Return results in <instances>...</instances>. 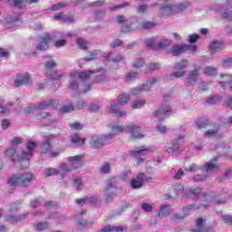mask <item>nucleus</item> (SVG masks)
<instances>
[{
    "mask_svg": "<svg viewBox=\"0 0 232 232\" xmlns=\"http://www.w3.org/2000/svg\"><path fill=\"white\" fill-rule=\"evenodd\" d=\"M122 127L119 125L112 126V133H109L104 136H92L91 140V146L94 148V150H99V148H102L110 139H112L113 135H117V133H121L122 131Z\"/></svg>",
    "mask_w": 232,
    "mask_h": 232,
    "instance_id": "nucleus-1",
    "label": "nucleus"
},
{
    "mask_svg": "<svg viewBox=\"0 0 232 232\" xmlns=\"http://www.w3.org/2000/svg\"><path fill=\"white\" fill-rule=\"evenodd\" d=\"M128 101H130V96L128 94H120L117 101L111 103L109 113H115L116 115H119V117H124L126 115V111H119V109L121 106H123V104H127Z\"/></svg>",
    "mask_w": 232,
    "mask_h": 232,
    "instance_id": "nucleus-2",
    "label": "nucleus"
},
{
    "mask_svg": "<svg viewBox=\"0 0 232 232\" xmlns=\"http://www.w3.org/2000/svg\"><path fill=\"white\" fill-rule=\"evenodd\" d=\"M34 179V174L30 172H25L21 174L19 177H12L8 179V184L10 186H23L26 188V186H30L32 184V180Z\"/></svg>",
    "mask_w": 232,
    "mask_h": 232,
    "instance_id": "nucleus-3",
    "label": "nucleus"
},
{
    "mask_svg": "<svg viewBox=\"0 0 232 232\" xmlns=\"http://www.w3.org/2000/svg\"><path fill=\"white\" fill-rule=\"evenodd\" d=\"M93 71H84L82 72H72L71 77L72 80L70 81L69 88L70 90H73L74 92L79 90V81L75 79H81L82 81H87L90 79V75Z\"/></svg>",
    "mask_w": 232,
    "mask_h": 232,
    "instance_id": "nucleus-4",
    "label": "nucleus"
},
{
    "mask_svg": "<svg viewBox=\"0 0 232 232\" xmlns=\"http://www.w3.org/2000/svg\"><path fill=\"white\" fill-rule=\"evenodd\" d=\"M117 193V179L111 178L106 180V188L103 189V195L105 197L106 202H111V200L115 197Z\"/></svg>",
    "mask_w": 232,
    "mask_h": 232,
    "instance_id": "nucleus-5",
    "label": "nucleus"
},
{
    "mask_svg": "<svg viewBox=\"0 0 232 232\" xmlns=\"http://www.w3.org/2000/svg\"><path fill=\"white\" fill-rule=\"evenodd\" d=\"M57 37H59L58 33L44 34L42 37L41 43L36 45V50H38V52H45V50L50 48V41H53Z\"/></svg>",
    "mask_w": 232,
    "mask_h": 232,
    "instance_id": "nucleus-6",
    "label": "nucleus"
},
{
    "mask_svg": "<svg viewBox=\"0 0 232 232\" xmlns=\"http://www.w3.org/2000/svg\"><path fill=\"white\" fill-rule=\"evenodd\" d=\"M35 148H37V142L29 140L26 143L25 149L22 150L18 155L24 160H30L34 155V151H35Z\"/></svg>",
    "mask_w": 232,
    "mask_h": 232,
    "instance_id": "nucleus-7",
    "label": "nucleus"
},
{
    "mask_svg": "<svg viewBox=\"0 0 232 232\" xmlns=\"http://www.w3.org/2000/svg\"><path fill=\"white\" fill-rule=\"evenodd\" d=\"M53 136H47L45 140L42 144V153L45 157H57L59 156V151L52 150V140Z\"/></svg>",
    "mask_w": 232,
    "mask_h": 232,
    "instance_id": "nucleus-8",
    "label": "nucleus"
},
{
    "mask_svg": "<svg viewBox=\"0 0 232 232\" xmlns=\"http://www.w3.org/2000/svg\"><path fill=\"white\" fill-rule=\"evenodd\" d=\"M32 82V75L30 73L25 72L23 74H17L14 85L15 88H19L21 86H27V84H30Z\"/></svg>",
    "mask_w": 232,
    "mask_h": 232,
    "instance_id": "nucleus-9",
    "label": "nucleus"
},
{
    "mask_svg": "<svg viewBox=\"0 0 232 232\" xmlns=\"http://www.w3.org/2000/svg\"><path fill=\"white\" fill-rule=\"evenodd\" d=\"M69 164L72 167V169H77L78 168H82L84 166V156L76 155L67 158Z\"/></svg>",
    "mask_w": 232,
    "mask_h": 232,
    "instance_id": "nucleus-10",
    "label": "nucleus"
},
{
    "mask_svg": "<svg viewBox=\"0 0 232 232\" xmlns=\"http://www.w3.org/2000/svg\"><path fill=\"white\" fill-rule=\"evenodd\" d=\"M171 113V107L169 105H162L160 109L153 113V116L158 119V121H164L168 115Z\"/></svg>",
    "mask_w": 232,
    "mask_h": 232,
    "instance_id": "nucleus-11",
    "label": "nucleus"
},
{
    "mask_svg": "<svg viewBox=\"0 0 232 232\" xmlns=\"http://www.w3.org/2000/svg\"><path fill=\"white\" fill-rule=\"evenodd\" d=\"M201 206H195L194 204L188 205L183 208V214H176L174 216V218L176 220H179L180 218H184L185 217H188V215L193 213L194 211H197V209H200Z\"/></svg>",
    "mask_w": 232,
    "mask_h": 232,
    "instance_id": "nucleus-12",
    "label": "nucleus"
},
{
    "mask_svg": "<svg viewBox=\"0 0 232 232\" xmlns=\"http://www.w3.org/2000/svg\"><path fill=\"white\" fill-rule=\"evenodd\" d=\"M161 15H173L175 14V5L164 2L160 7Z\"/></svg>",
    "mask_w": 232,
    "mask_h": 232,
    "instance_id": "nucleus-13",
    "label": "nucleus"
},
{
    "mask_svg": "<svg viewBox=\"0 0 232 232\" xmlns=\"http://www.w3.org/2000/svg\"><path fill=\"white\" fill-rule=\"evenodd\" d=\"M64 77V72L61 71H54L53 73H51V79L52 81L55 82L53 84V87L52 90L55 92L60 86H61V79Z\"/></svg>",
    "mask_w": 232,
    "mask_h": 232,
    "instance_id": "nucleus-14",
    "label": "nucleus"
},
{
    "mask_svg": "<svg viewBox=\"0 0 232 232\" xmlns=\"http://www.w3.org/2000/svg\"><path fill=\"white\" fill-rule=\"evenodd\" d=\"M198 82V69H194L189 71L187 81L185 82L186 86H194L196 82Z\"/></svg>",
    "mask_w": 232,
    "mask_h": 232,
    "instance_id": "nucleus-15",
    "label": "nucleus"
},
{
    "mask_svg": "<svg viewBox=\"0 0 232 232\" xmlns=\"http://www.w3.org/2000/svg\"><path fill=\"white\" fill-rule=\"evenodd\" d=\"M142 186H144V173L141 172L130 180V187L132 189H140Z\"/></svg>",
    "mask_w": 232,
    "mask_h": 232,
    "instance_id": "nucleus-16",
    "label": "nucleus"
},
{
    "mask_svg": "<svg viewBox=\"0 0 232 232\" xmlns=\"http://www.w3.org/2000/svg\"><path fill=\"white\" fill-rule=\"evenodd\" d=\"M59 102L56 100H47L40 102L36 107V110H46V108H57Z\"/></svg>",
    "mask_w": 232,
    "mask_h": 232,
    "instance_id": "nucleus-17",
    "label": "nucleus"
},
{
    "mask_svg": "<svg viewBox=\"0 0 232 232\" xmlns=\"http://www.w3.org/2000/svg\"><path fill=\"white\" fill-rule=\"evenodd\" d=\"M126 130L131 133L132 139H144V134L140 132V127L129 125L126 127Z\"/></svg>",
    "mask_w": 232,
    "mask_h": 232,
    "instance_id": "nucleus-18",
    "label": "nucleus"
},
{
    "mask_svg": "<svg viewBox=\"0 0 232 232\" xmlns=\"http://www.w3.org/2000/svg\"><path fill=\"white\" fill-rule=\"evenodd\" d=\"M203 168L207 173H215V171H218L220 164L217 163V160L214 159L207 162Z\"/></svg>",
    "mask_w": 232,
    "mask_h": 232,
    "instance_id": "nucleus-19",
    "label": "nucleus"
},
{
    "mask_svg": "<svg viewBox=\"0 0 232 232\" xmlns=\"http://www.w3.org/2000/svg\"><path fill=\"white\" fill-rule=\"evenodd\" d=\"M25 218H28V213H24L16 216H6L5 220L10 222L11 224H15L17 222H21L22 220H25Z\"/></svg>",
    "mask_w": 232,
    "mask_h": 232,
    "instance_id": "nucleus-20",
    "label": "nucleus"
},
{
    "mask_svg": "<svg viewBox=\"0 0 232 232\" xmlns=\"http://www.w3.org/2000/svg\"><path fill=\"white\" fill-rule=\"evenodd\" d=\"M192 232H209V229L206 225H204V219L202 218H198L196 220V227L191 230Z\"/></svg>",
    "mask_w": 232,
    "mask_h": 232,
    "instance_id": "nucleus-21",
    "label": "nucleus"
},
{
    "mask_svg": "<svg viewBox=\"0 0 232 232\" xmlns=\"http://www.w3.org/2000/svg\"><path fill=\"white\" fill-rule=\"evenodd\" d=\"M220 79H223V81L219 82V85L223 90H226L227 88L228 84H231L232 82V76L231 74H220L219 75Z\"/></svg>",
    "mask_w": 232,
    "mask_h": 232,
    "instance_id": "nucleus-22",
    "label": "nucleus"
},
{
    "mask_svg": "<svg viewBox=\"0 0 232 232\" xmlns=\"http://www.w3.org/2000/svg\"><path fill=\"white\" fill-rule=\"evenodd\" d=\"M76 224L79 229H84L86 227H90V226H93V219L86 220L80 218L77 220Z\"/></svg>",
    "mask_w": 232,
    "mask_h": 232,
    "instance_id": "nucleus-23",
    "label": "nucleus"
},
{
    "mask_svg": "<svg viewBox=\"0 0 232 232\" xmlns=\"http://www.w3.org/2000/svg\"><path fill=\"white\" fill-rule=\"evenodd\" d=\"M224 47V44L218 41H213L209 45V50L211 53H217V52H220Z\"/></svg>",
    "mask_w": 232,
    "mask_h": 232,
    "instance_id": "nucleus-24",
    "label": "nucleus"
},
{
    "mask_svg": "<svg viewBox=\"0 0 232 232\" xmlns=\"http://www.w3.org/2000/svg\"><path fill=\"white\" fill-rule=\"evenodd\" d=\"M45 59V68L47 72H50V70H53L57 66V63H55V60L52 59L51 56H44Z\"/></svg>",
    "mask_w": 232,
    "mask_h": 232,
    "instance_id": "nucleus-25",
    "label": "nucleus"
},
{
    "mask_svg": "<svg viewBox=\"0 0 232 232\" xmlns=\"http://www.w3.org/2000/svg\"><path fill=\"white\" fill-rule=\"evenodd\" d=\"M184 52H186V45H173L171 47V53L172 55H174L175 57H177L178 55H180V53H184Z\"/></svg>",
    "mask_w": 232,
    "mask_h": 232,
    "instance_id": "nucleus-26",
    "label": "nucleus"
},
{
    "mask_svg": "<svg viewBox=\"0 0 232 232\" xmlns=\"http://www.w3.org/2000/svg\"><path fill=\"white\" fill-rule=\"evenodd\" d=\"M204 197L208 202H213V204H218V206L220 204H226V198L217 199L213 194L205 195Z\"/></svg>",
    "mask_w": 232,
    "mask_h": 232,
    "instance_id": "nucleus-27",
    "label": "nucleus"
},
{
    "mask_svg": "<svg viewBox=\"0 0 232 232\" xmlns=\"http://www.w3.org/2000/svg\"><path fill=\"white\" fill-rule=\"evenodd\" d=\"M189 6H191V3L189 2L176 4L174 5L175 14H179V12H184V10H188Z\"/></svg>",
    "mask_w": 232,
    "mask_h": 232,
    "instance_id": "nucleus-28",
    "label": "nucleus"
},
{
    "mask_svg": "<svg viewBox=\"0 0 232 232\" xmlns=\"http://www.w3.org/2000/svg\"><path fill=\"white\" fill-rule=\"evenodd\" d=\"M155 84H157V78L152 77L150 78L146 83H143L142 86L145 92H150V90H151V88H153Z\"/></svg>",
    "mask_w": 232,
    "mask_h": 232,
    "instance_id": "nucleus-29",
    "label": "nucleus"
},
{
    "mask_svg": "<svg viewBox=\"0 0 232 232\" xmlns=\"http://www.w3.org/2000/svg\"><path fill=\"white\" fill-rule=\"evenodd\" d=\"M99 55H101V51L94 50L89 53V55L83 59L85 63H90V61H94V59H99Z\"/></svg>",
    "mask_w": 232,
    "mask_h": 232,
    "instance_id": "nucleus-30",
    "label": "nucleus"
},
{
    "mask_svg": "<svg viewBox=\"0 0 232 232\" xmlns=\"http://www.w3.org/2000/svg\"><path fill=\"white\" fill-rule=\"evenodd\" d=\"M107 61H110L111 63H121V61H122V55L121 54H117V55H113V53H109L107 54Z\"/></svg>",
    "mask_w": 232,
    "mask_h": 232,
    "instance_id": "nucleus-31",
    "label": "nucleus"
},
{
    "mask_svg": "<svg viewBox=\"0 0 232 232\" xmlns=\"http://www.w3.org/2000/svg\"><path fill=\"white\" fill-rule=\"evenodd\" d=\"M208 125H209V121H208L207 119H198L196 121V126L198 130L208 128Z\"/></svg>",
    "mask_w": 232,
    "mask_h": 232,
    "instance_id": "nucleus-32",
    "label": "nucleus"
},
{
    "mask_svg": "<svg viewBox=\"0 0 232 232\" xmlns=\"http://www.w3.org/2000/svg\"><path fill=\"white\" fill-rule=\"evenodd\" d=\"M202 72L205 75H210V76L217 75L218 73L217 68L213 66H207L203 68Z\"/></svg>",
    "mask_w": 232,
    "mask_h": 232,
    "instance_id": "nucleus-33",
    "label": "nucleus"
},
{
    "mask_svg": "<svg viewBox=\"0 0 232 232\" xmlns=\"http://www.w3.org/2000/svg\"><path fill=\"white\" fill-rule=\"evenodd\" d=\"M101 232H122V227L106 226L102 228Z\"/></svg>",
    "mask_w": 232,
    "mask_h": 232,
    "instance_id": "nucleus-34",
    "label": "nucleus"
},
{
    "mask_svg": "<svg viewBox=\"0 0 232 232\" xmlns=\"http://www.w3.org/2000/svg\"><path fill=\"white\" fill-rule=\"evenodd\" d=\"M188 64H189L188 60H181L179 63H176L173 68L174 70L179 72L180 70H184L185 68H188Z\"/></svg>",
    "mask_w": 232,
    "mask_h": 232,
    "instance_id": "nucleus-35",
    "label": "nucleus"
},
{
    "mask_svg": "<svg viewBox=\"0 0 232 232\" xmlns=\"http://www.w3.org/2000/svg\"><path fill=\"white\" fill-rule=\"evenodd\" d=\"M146 151H153V148L150 147V148H147V149H142V150H130V155H133L134 157H139L140 155H144V153H146Z\"/></svg>",
    "mask_w": 232,
    "mask_h": 232,
    "instance_id": "nucleus-36",
    "label": "nucleus"
},
{
    "mask_svg": "<svg viewBox=\"0 0 232 232\" xmlns=\"http://www.w3.org/2000/svg\"><path fill=\"white\" fill-rule=\"evenodd\" d=\"M159 217H168L169 215V205H162L160 208Z\"/></svg>",
    "mask_w": 232,
    "mask_h": 232,
    "instance_id": "nucleus-37",
    "label": "nucleus"
},
{
    "mask_svg": "<svg viewBox=\"0 0 232 232\" xmlns=\"http://www.w3.org/2000/svg\"><path fill=\"white\" fill-rule=\"evenodd\" d=\"M45 177H53V175H59V169L55 168H48L44 170Z\"/></svg>",
    "mask_w": 232,
    "mask_h": 232,
    "instance_id": "nucleus-38",
    "label": "nucleus"
},
{
    "mask_svg": "<svg viewBox=\"0 0 232 232\" xmlns=\"http://www.w3.org/2000/svg\"><path fill=\"white\" fill-rule=\"evenodd\" d=\"M73 187L75 188L76 191H81V189L84 188V183L82 182V179L81 178L74 179Z\"/></svg>",
    "mask_w": 232,
    "mask_h": 232,
    "instance_id": "nucleus-39",
    "label": "nucleus"
},
{
    "mask_svg": "<svg viewBox=\"0 0 232 232\" xmlns=\"http://www.w3.org/2000/svg\"><path fill=\"white\" fill-rule=\"evenodd\" d=\"M106 81V70L101 69L96 76V82H104Z\"/></svg>",
    "mask_w": 232,
    "mask_h": 232,
    "instance_id": "nucleus-40",
    "label": "nucleus"
},
{
    "mask_svg": "<svg viewBox=\"0 0 232 232\" xmlns=\"http://www.w3.org/2000/svg\"><path fill=\"white\" fill-rule=\"evenodd\" d=\"M72 169H73V168L72 167V165L70 163H62L60 165V171L62 173H70L72 172Z\"/></svg>",
    "mask_w": 232,
    "mask_h": 232,
    "instance_id": "nucleus-41",
    "label": "nucleus"
},
{
    "mask_svg": "<svg viewBox=\"0 0 232 232\" xmlns=\"http://www.w3.org/2000/svg\"><path fill=\"white\" fill-rule=\"evenodd\" d=\"M220 130V125L218 127H215L214 129L208 130L205 131V137H208V139H211V137H215L217 133H218V130Z\"/></svg>",
    "mask_w": 232,
    "mask_h": 232,
    "instance_id": "nucleus-42",
    "label": "nucleus"
},
{
    "mask_svg": "<svg viewBox=\"0 0 232 232\" xmlns=\"http://www.w3.org/2000/svg\"><path fill=\"white\" fill-rule=\"evenodd\" d=\"M220 101H222V96L220 95L211 96L207 100V104H211V105L218 104Z\"/></svg>",
    "mask_w": 232,
    "mask_h": 232,
    "instance_id": "nucleus-43",
    "label": "nucleus"
},
{
    "mask_svg": "<svg viewBox=\"0 0 232 232\" xmlns=\"http://www.w3.org/2000/svg\"><path fill=\"white\" fill-rule=\"evenodd\" d=\"M70 140L72 144H80V146H82V144H84V140H81V138L77 134L71 135Z\"/></svg>",
    "mask_w": 232,
    "mask_h": 232,
    "instance_id": "nucleus-44",
    "label": "nucleus"
},
{
    "mask_svg": "<svg viewBox=\"0 0 232 232\" xmlns=\"http://www.w3.org/2000/svg\"><path fill=\"white\" fill-rule=\"evenodd\" d=\"M76 43L79 48L82 50H87L89 43L84 38H77Z\"/></svg>",
    "mask_w": 232,
    "mask_h": 232,
    "instance_id": "nucleus-45",
    "label": "nucleus"
},
{
    "mask_svg": "<svg viewBox=\"0 0 232 232\" xmlns=\"http://www.w3.org/2000/svg\"><path fill=\"white\" fill-rule=\"evenodd\" d=\"M50 227V225L48 222H40L37 225H34V228L36 231H44V229H48Z\"/></svg>",
    "mask_w": 232,
    "mask_h": 232,
    "instance_id": "nucleus-46",
    "label": "nucleus"
},
{
    "mask_svg": "<svg viewBox=\"0 0 232 232\" xmlns=\"http://www.w3.org/2000/svg\"><path fill=\"white\" fill-rule=\"evenodd\" d=\"M156 24L153 22H150V21H143L141 22V28H143V30H151L152 28H155Z\"/></svg>",
    "mask_w": 232,
    "mask_h": 232,
    "instance_id": "nucleus-47",
    "label": "nucleus"
},
{
    "mask_svg": "<svg viewBox=\"0 0 232 232\" xmlns=\"http://www.w3.org/2000/svg\"><path fill=\"white\" fill-rule=\"evenodd\" d=\"M172 191L175 193V195H182L184 193V187L180 184H176L172 187Z\"/></svg>",
    "mask_w": 232,
    "mask_h": 232,
    "instance_id": "nucleus-48",
    "label": "nucleus"
},
{
    "mask_svg": "<svg viewBox=\"0 0 232 232\" xmlns=\"http://www.w3.org/2000/svg\"><path fill=\"white\" fill-rule=\"evenodd\" d=\"M146 104V101L142 100V99H139L136 100L133 103H132V108L134 110H139L140 108H142V106H144Z\"/></svg>",
    "mask_w": 232,
    "mask_h": 232,
    "instance_id": "nucleus-49",
    "label": "nucleus"
},
{
    "mask_svg": "<svg viewBox=\"0 0 232 232\" xmlns=\"http://www.w3.org/2000/svg\"><path fill=\"white\" fill-rule=\"evenodd\" d=\"M142 211H145V213H151L153 211V206L150 203L143 202L140 206Z\"/></svg>",
    "mask_w": 232,
    "mask_h": 232,
    "instance_id": "nucleus-50",
    "label": "nucleus"
},
{
    "mask_svg": "<svg viewBox=\"0 0 232 232\" xmlns=\"http://www.w3.org/2000/svg\"><path fill=\"white\" fill-rule=\"evenodd\" d=\"M142 92H146L143 85H140L130 91V95H140Z\"/></svg>",
    "mask_w": 232,
    "mask_h": 232,
    "instance_id": "nucleus-51",
    "label": "nucleus"
},
{
    "mask_svg": "<svg viewBox=\"0 0 232 232\" xmlns=\"http://www.w3.org/2000/svg\"><path fill=\"white\" fill-rule=\"evenodd\" d=\"M181 150L180 147H178L177 143H174L172 147H168L167 153H180Z\"/></svg>",
    "mask_w": 232,
    "mask_h": 232,
    "instance_id": "nucleus-52",
    "label": "nucleus"
},
{
    "mask_svg": "<svg viewBox=\"0 0 232 232\" xmlns=\"http://www.w3.org/2000/svg\"><path fill=\"white\" fill-rule=\"evenodd\" d=\"M169 44H171V41H169V39H165L158 44V48L160 50H162L164 48H168V46H169Z\"/></svg>",
    "mask_w": 232,
    "mask_h": 232,
    "instance_id": "nucleus-53",
    "label": "nucleus"
},
{
    "mask_svg": "<svg viewBox=\"0 0 232 232\" xmlns=\"http://www.w3.org/2000/svg\"><path fill=\"white\" fill-rule=\"evenodd\" d=\"M184 169L186 171H189V173H195V171H198L199 168L197 164L192 163L189 166H185Z\"/></svg>",
    "mask_w": 232,
    "mask_h": 232,
    "instance_id": "nucleus-54",
    "label": "nucleus"
},
{
    "mask_svg": "<svg viewBox=\"0 0 232 232\" xmlns=\"http://www.w3.org/2000/svg\"><path fill=\"white\" fill-rule=\"evenodd\" d=\"M124 46V42L120 39H115L111 43V48H119Z\"/></svg>",
    "mask_w": 232,
    "mask_h": 232,
    "instance_id": "nucleus-55",
    "label": "nucleus"
},
{
    "mask_svg": "<svg viewBox=\"0 0 232 232\" xmlns=\"http://www.w3.org/2000/svg\"><path fill=\"white\" fill-rule=\"evenodd\" d=\"M146 62H144V59L138 58L134 61L132 66L133 68H142L144 66Z\"/></svg>",
    "mask_w": 232,
    "mask_h": 232,
    "instance_id": "nucleus-56",
    "label": "nucleus"
},
{
    "mask_svg": "<svg viewBox=\"0 0 232 232\" xmlns=\"http://www.w3.org/2000/svg\"><path fill=\"white\" fill-rule=\"evenodd\" d=\"M139 77V72H129L126 73V81H135Z\"/></svg>",
    "mask_w": 232,
    "mask_h": 232,
    "instance_id": "nucleus-57",
    "label": "nucleus"
},
{
    "mask_svg": "<svg viewBox=\"0 0 232 232\" xmlns=\"http://www.w3.org/2000/svg\"><path fill=\"white\" fill-rule=\"evenodd\" d=\"M15 153H16L15 149L11 147L5 150V157H7V159H12V157L15 156Z\"/></svg>",
    "mask_w": 232,
    "mask_h": 232,
    "instance_id": "nucleus-58",
    "label": "nucleus"
},
{
    "mask_svg": "<svg viewBox=\"0 0 232 232\" xmlns=\"http://www.w3.org/2000/svg\"><path fill=\"white\" fill-rule=\"evenodd\" d=\"M118 24H124V23H130V19L124 15H118L116 17Z\"/></svg>",
    "mask_w": 232,
    "mask_h": 232,
    "instance_id": "nucleus-59",
    "label": "nucleus"
},
{
    "mask_svg": "<svg viewBox=\"0 0 232 232\" xmlns=\"http://www.w3.org/2000/svg\"><path fill=\"white\" fill-rule=\"evenodd\" d=\"M157 39L155 38H148L145 40V44L149 48H155V43H156Z\"/></svg>",
    "mask_w": 232,
    "mask_h": 232,
    "instance_id": "nucleus-60",
    "label": "nucleus"
},
{
    "mask_svg": "<svg viewBox=\"0 0 232 232\" xmlns=\"http://www.w3.org/2000/svg\"><path fill=\"white\" fill-rule=\"evenodd\" d=\"M223 19L231 22L232 21V11L229 9H226L223 13Z\"/></svg>",
    "mask_w": 232,
    "mask_h": 232,
    "instance_id": "nucleus-61",
    "label": "nucleus"
},
{
    "mask_svg": "<svg viewBox=\"0 0 232 232\" xmlns=\"http://www.w3.org/2000/svg\"><path fill=\"white\" fill-rule=\"evenodd\" d=\"M104 15H106V11L105 10H98V11L94 12V17L97 20L102 19V17H104Z\"/></svg>",
    "mask_w": 232,
    "mask_h": 232,
    "instance_id": "nucleus-62",
    "label": "nucleus"
},
{
    "mask_svg": "<svg viewBox=\"0 0 232 232\" xmlns=\"http://www.w3.org/2000/svg\"><path fill=\"white\" fill-rule=\"evenodd\" d=\"M48 117H50V112H46V111H40L36 115V119H38V121H43V119H48Z\"/></svg>",
    "mask_w": 232,
    "mask_h": 232,
    "instance_id": "nucleus-63",
    "label": "nucleus"
},
{
    "mask_svg": "<svg viewBox=\"0 0 232 232\" xmlns=\"http://www.w3.org/2000/svg\"><path fill=\"white\" fill-rule=\"evenodd\" d=\"M222 218L225 224H228L229 226H232V216L225 215L222 217Z\"/></svg>",
    "mask_w": 232,
    "mask_h": 232,
    "instance_id": "nucleus-64",
    "label": "nucleus"
}]
</instances>
